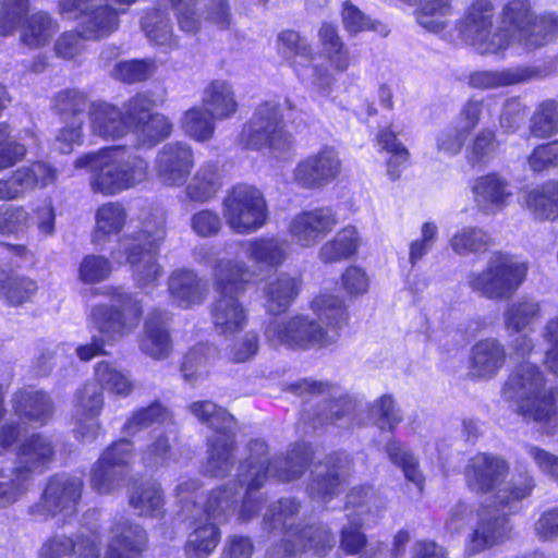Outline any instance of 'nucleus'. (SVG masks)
<instances>
[{
  "label": "nucleus",
  "instance_id": "obj_8",
  "mask_svg": "<svg viewBox=\"0 0 558 558\" xmlns=\"http://www.w3.org/2000/svg\"><path fill=\"white\" fill-rule=\"evenodd\" d=\"M502 396L514 402L519 414L551 428L557 424L558 410L553 393L546 388L538 366L524 362L515 366L502 386Z\"/></svg>",
  "mask_w": 558,
  "mask_h": 558
},
{
  "label": "nucleus",
  "instance_id": "obj_11",
  "mask_svg": "<svg viewBox=\"0 0 558 558\" xmlns=\"http://www.w3.org/2000/svg\"><path fill=\"white\" fill-rule=\"evenodd\" d=\"M222 217L235 234L250 235L267 225L268 205L255 186L239 183L226 192L221 202Z\"/></svg>",
  "mask_w": 558,
  "mask_h": 558
},
{
  "label": "nucleus",
  "instance_id": "obj_61",
  "mask_svg": "<svg viewBox=\"0 0 558 558\" xmlns=\"http://www.w3.org/2000/svg\"><path fill=\"white\" fill-rule=\"evenodd\" d=\"M126 211L124 207L114 202L101 205L96 211V230L94 241L97 243L100 235H111L119 233L126 222Z\"/></svg>",
  "mask_w": 558,
  "mask_h": 558
},
{
  "label": "nucleus",
  "instance_id": "obj_5",
  "mask_svg": "<svg viewBox=\"0 0 558 558\" xmlns=\"http://www.w3.org/2000/svg\"><path fill=\"white\" fill-rule=\"evenodd\" d=\"M74 167L90 172L93 192L110 196L144 182L148 177L149 163L134 151L110 147L76 158Z\"/></svg>",
  "mask_w": 558,
  "mask_h": 558
},
{
  "label": "nucleus",
  "instance_id": "obj_25",
  "mask_svg": "<svg viewBox=\"0 0 558 558\" xmlns=\"http://www.w3.org/2000/svg\"><path fill=\"white\" fill-rule=\"evenodd\" d=\"M147 543L145 530L131 519L114 518L105 558H138Z\"/></svg>",
  "mask_w": 558,
  "mask_h": 558
},
{
  "label": "nucleus",
  "instance_id": "obj_26",
  "mask_svg": "<svg viewBox=\"0 0 558 558\" xmlns=\"http://www.w3.org/2000/svg\"><path fill=\"white\" fill-rule=\"evenodd\" d=\"M247 260L255 271L271 270L280 267L288 257V244L275 236H257L239 243ZM248 267L250 265L244 262ZM258 276L256 272L254 279Z\"/></svg>",
  "mask_w": 558,
  "mask_h": 558
},
{
  "label": "nucleus",
  "instance_id": "obj_42",
  "mask_svg": "<svg viewBox=\"0 0 558 558\" xmlns=\"http://www.w3.org/2000/svg\"><path fill=\"white\" fill-rule=\"evenodd\" d=\"M153 106L154 102L148 97L147 109L132 122V131L137 134L138 143L142 146L153 147L172 132V124L165 116L150 112Z\"/></svg>",
  "mask_w": 558,
  "mask_h": 558
},
{
  "label": "nucleus",
  "instance_id": "obj_54",
  "mask_svg": "<svg viewBox=\"0 0 558 558\" xmlns=\"http://www.w3.org/2000/svg\"><path fill=\"white\" fill-rule=\"evenodd\" d=\"M216 118L204 107H194L186 110L181 118V129L190 138L204 143L214 137Z\"/></svg>",
  "mask_w": 558,
  "mask_h": 558
},
{
  "label": "nucleus",
  "instance_id": "obj_16",
  "mask_svg": "<svg viewBox=\"0 0 558 558\" xmlns=\"http://www.w3.org/2000/svg\"><path fill=\"white\" fill-rule=\"evenodd\" d=\"M290 389L296 395L326 396L319 402V410L313 417L314 427L325 424H336L344 427L351 423V414L355 409V402L339 387L328 383L303 379L290 385Z\"/></svg>",
  "mask_w": 558,
  "mask_h": 558
},
{
  "label": "nucleus",
  "instance_id": "obj_17",
  "mask_svg": "<svg viewBox=\"0 0 558 558\" xmlns=\"http://www.w3.org/2000/svg\"><path fill=\"white\" fill-rule=\"evenodd\" d=\"M83 480L65 473L52 475L46 483L38 502L29 507V514L47 519L76 509L83 492Z\"/></svg>",
  "mask_w": 558,
  "mask_h": 558
},
{
  "label": "nucleus",
  "instance_id": "obj_14",
  "mask_svg": "<svg viewBox=\"0 0 558 558\" xmlns=\"http://www.w3.org/2000/svg\"><path fill=\"white\" fill-rule=\"evenodd\" d=\"M278 50L290 61L299 78L310 82L323 96L331 94L336 77L326 66L313 64L314 49L305 37L283 31L278 35Z\"/></svg>",
  "mask_w": 558,
  "mask_h": 558
},
{
  "label": "nucleus",
  "instance_id": "obj_15",
  "mask_svg": "<svg viewBox=\"0 0 558 558\" xmlns=\"http://www.w3.org/2000/svg\"><path fill=\"white\" fill-rule=\"evenodd\" d=\"M148 96L137 94L119 108L106 101H94L88 111L90 132L105 140L116 141L132 131V122L145 112Z\"/></svg>",
  "mask_w": 558,
  "mask_h": 558
},
{
  "label": "nucleus",
  "instance_id": "obj_29",
  "mask_svg": "<svg viewBox=\"0 0 558 558\" xmlns=\"http://www.w3.org/2000/svg\"><path fill=\"white\" fill-rule=\"evenodd\" d=\"M54 456L56 446L52 438L37 433L21 442L14 463L34 478L35 473H43L49 466Z\"/></svg>",
  "mask_w": 558,
  "mask_h": 558
},
{
  "label": "nucleus",
  "instance_id": "obj_24",
  "mask_svg": "<svg viewBox=\"0 0 558 558\" xmlns=\"http://www.w3.org/2000/svg\"><path fill=\"white\" fill-rule=\"evenodd\" d=\"M101 534L96 527L83 526L74 536L54 535L40 550L41 558H99Z\"/></svg>",
  "mask_w": 558,
  "mask_h": 558
},
{
  "label": "nucleus",
  "instance_id": "obj_3",
  "mask_svg": "<svg viewBox=\"0 0 558 558\" xmlns=\"http://www.w3.org/2000/svg\"><path fill=\"white\" fill-rule=\"evenodd\" d=\"M100 294L109 296L111 303H97L90 307L87 323L93 335L89 343L76 348L81 361L87 362L105 354V345H114L130 336L138 327L142 315V301L136 294L119 288H105Z\"/></svg>",
  "mask_w": 558,
  "mask_h": 558
},
{
  "label": "nucleus",
  "instance_id": "obj_1",
  "mask_svg": "<svg viewBox=\"0 0 558 558\" xmlns=\"http://www.w3.org/2000/svg\"><path fill=\"white\" fill-rule=\"evenodd\" d=\"M316 318L295 315L272 318L265 327V339L274 347L293 350L325 349L337 343L349 315L341 298L320 294L311 304Z\"/></svg>",
  "mask_w": 558,
  "mask_h": 558
},
{
  "label": "nucleus",
  "instance_id": "obj_39",
  "mask_svg": "<svg viewBox=\"0 0 558 558\" xmlns=\"http://www.w3.org/2000/svg\"><path fill=\"white\" fill-rule=\"evenodd\" d=\"M221 539V531L217 523L204 517L191 522V531L184 546L190 558H207L217 548Z\"/></svg>",
  "mask_w": 558,
  "mask_h": 558
},
{
  "label": "nucleus",
  "instance_id": "obj_55",
  "mask_svg": "<svg viewBox=\"0 0 558 558\" xmlns=\"http://www.w3.org/2000/svg\"><path fill=\"white\" fill-rule=\"evenodd\" d=\"M165 236L166 219L163 215L151 214L142 222V228L138 231L124 235L119 241V246H123V243L128 245L140 243L144 248L158 250Z\"/></svg>",
  "mask_w": 558,
  "mask_h": 558
},
{
  "label": "nucleus",
  "instance_id": "obj_10",
  "mask_svg": "<svg viewBox=\"0 0 558 558\" xmlns=\"http://www.w3.org/2000/svg\"><path fill=\"white\" fill-rule=\"evenodd\" d=\"M504 27L509 43L515 40L527 49L546 45L558 35V17L550 14L536 15L529 0H511L502 10Z\"/></svg>",
  "mask_w": 558,
  "mask_h": 558
},
{
  "label": "nucleus",
  "instance_id": "obj_33",
  "mask_svg": "<svg viewBox=\"0 0 558 558\" xmlns=\"http://www.w3.org/2000/svg\"><path fill=\"white\" fill-rule=\"evenodd\" d=\"M547 75H549V72L539 68L475 71L469 76V85L473 88L492 89L524 83L534 78H543Z\"/></svg>",
  "mask_w": 558,
  "mask_h": 558
},
{
  "label": "nucleus",
  "instance_id": "obj_23",
  "mask_svg": "<svg viewBox=\"0 0 558 558\" xmlns=\"http://www.w3.org/2000/svg\"><path fill=\"white\" fill-rule=\"evenodd\" d=\"M352 461L345 452H333L315 466L308 485L310 495L323 500L337 496L351 473Z\"/></svg>",
  "mask_w": 558,
  "mask_h": 558
},
{
  "label": "nucleus",
  "instance_id": "obj_64",
  "mask_svg": "<svg viewBox=\"0 0 558 558\" xmlns=\"http://www.w3.org/2000/svg\"><path fill=\"white\" fill-rule=\"evenodd\" d=\"M368 415L371 421L381 430L388 429L391 432L403 418L393 398L389 395L376 399L368 409Z\"/></svg>",
  "mask_w": 558,
  "mask_h": 558
},
{
  "label": "nucleus",
  "instance_id": "obj_53",
  "mask_svg": "<svg viewBox=\"0 0 558 558\" xmlns=\"http://www.w3.org/2000/svg\"><path fill=\"white\" fill-rule=\"evenodd\" d=\"M357 247L359 235L356 229L347 227L340 230L331 241L322 245L318 256L324 263H336L355 254Z\"/></svg>",
  "mask_w": 558,
  "mask_h": 558
},
{
  "label": "nucleus",
  "instance_id": "obj_45",
  "mask_svg": "<svg viewBox=\"0 0 558 558\" xmlns=\"http://www.w3.org/2000/svg\"><path fill=\"white\" fill-rule=\"evenodd\" d=\"M15 412L28 421L46 424L52 416L53 404L50 397L34 389H25L15 395Z\"/></svg>",
  "mask_w": 558,
  "mask_h": 558
},
{
  "label": "nucleus",
  "instance_id": "obj_50",
  "mask_svg": "<svg viewBox=\"0 0 558 558\" xmlns=\"http://www.w3.org/2000/svg\"><path fill=\"white\" fill-rule=\"evenodd\" d=\"M98 386L116 396L128 397L134 389L131 374L108 361L98 362L95 366Z\"/></svg>",
  "mask_w": 558,
  "mask_h": 558
},
{
  "label": "nucleus",
  "instance_id": "obj_41",
  "mask_svg": "<svg viewBox=\"0 0 558 558\" xmlns=\"http://www.w3.org/2000/svg\"><path fill=\"white\" fill-rule=\"evenodd\" d=\"M319 54L337 72H345L351 64L349 48L338 33V28L323 23L318 29Z\"/></svg>",
  "mask_w": 558,
  "mask_h": 558
},
{
  "label": "nucleus",
  "instance_id": "obj_36",
  "mask_svg": "<svg viewBox=\"0 0 558 558\" xmlns=\"http://www.w3.org/2000/svg\"><path fill=\"white\" fill-rule=\"evenodd\" d=\"M168 290L172 301L186 308L206 299L208 286L193 270L177 269L169 277Z\"/></svg>",
  "mask_w": 558,
  "mask_h": 558
},
{
  "label": "nucleus",
  "instance_id": "obj_62",
  "mask_svg": "<svg viewBox=\"0 0 558 558\" xmlns=\"http://www.w3.org/2000/svg\"><path fill=\"white\" fill-rule=\"evenodd\" d=\"M452 11V0H424L417 22L425 29L438 33L447 26L448 16Z\"/></svg>",
  "mask_w": 558,
  "mask_h": 558
},
{
  "label": "nucleus",
  "instance_id": "obj_2",
  "mask_svg": "<svg viewBox=\"0 0 558 558\" xmlns=\"http://www.w3.org/2000/svg\"><path fill=\"white\" fill-rule=\"evenodd\" d=\"M248 457L241 462L238 482L245 486V495L238 513L240 521L251 520L259 510L260 499L255 493L265 485L271 474L281 482L300 478L313 459V449L305 442L294 444L284 457L267 458L268 447L264 440L254 439L247 444Z\"/></svg>",
  "mask_w": 558,
  "mask_h": 558
},
{
  "label": "nucleus",
  "instance_id": "obj_46",
  "mask_svg": "<svg viewBox=\"0 0 558 558\" xmlns=\"http://www.w3.org/2000/svg\"><path fill=\"white\" fill-rule=\"evenodd\" d=\"M300 283L287 274H281L264 287L267 311L279 314L287 311L299 294Z\"/></svg>",
  "mask_w": 558,
  "mask_h": 558
},
{
  "label": "nucleus",
  "instance_id": "obj_35",
  "mask_svg": "<svg viewBox=\"0 0 558 558\" xmlns=\"http://www.w3.org/2000/svg\"><path fill=\"white\" fill-rule=\"evenodd\" d=\"M235 429L213 434L207 440L206 472L214 477H225L235 462Z\"/></svg>",
  "mask_w": 558,
  "mask_h": 558
},
{
  "label": "nucleus",
  "instance_id": "obj_52",
  "mask_svg": "<svg viewBox=\"0 0 558 558\" xmlns=\"http://www.w3.org/2000/svg\"><path fill=\"white\" fill-rule=\"evenodd\" d=\"M142 27L147 38L158 46L177 47L169 14L160 9L147 11L142 17Z\"/></svg>",
  "mask_w": 558,
  "mask_h": 558
},
{
  "label": "nucleus",
  "instance_id": "obj_21",
  "mask_svg": "<svg viewBox=\"0 0 558 558\" xmlns=\"http://www.w3.org/2000/svg\"><path fill=\"white\" fill-rule=\"evenodd\" d=\"M337 225L338 217L332 208L317 207L296 214L288 225V232L299 246L313 247Z\"/></svg>",
  "mask_w": 558,
  "mask_h": 558
},
{
  "label": "nucleus",
  "instance_id": "obj_40",
  "mask_svg": "<svg viewBox=\"0 0 558 558\" xmlns=\"http://www.w3.org/2000/svg\"><path fill=\"white\" fill-rule=\"evenodd\" d=\"M60 29L57 19L44 11L28 15L20 27V41L31 49L48 46Z\"/></svg>",
  "mask_w": 558,
  "mask_h": 558
},
{
  "label": "nucleus",
  "instance_id": "obj_32",
  "mask_svg": "<svg viewBox=\"0 0 558 558\" xmlns=\"http://www.w3.org/2000/svg\"><path fill=\"white\" fill-rule=\"evenodd\" d=\"M120 248L126 255V262L131 265L132 277L141 289L156 287L163 270L157 260L155 248H144L140 243L128 245L123 243Z\"/></svg>",
  "mask_w": 558,
  "mask_h": 558
},
{
  "label": "nucleus",
  "instance_id": "obj_60",
  "mask_svg": "<svg viewBox=\"0 0 558 558\" xmlns=\"http://www.w3.org/2000/svg\"><path fill=\"white\" fill-rule=\"evenodd\" d=\"M529 129L537 138H549L558 134V102L551 99L541 102L531 117Z\"/></svg>",
  "mask_w": 558,
  "mask_h": 558
},
{
  "label": "nucleus",
  "instance_id": "obj_9",
  "mask_svg": "<svg viewBox=\"0 0 558 558\" xmlns=\"http://www.w3.org/2000/svg\"><path fill=\"white\" fill-rule=\"evenodd\" d=\"M527 265L500 252L494 253L485 268L466 276L469 289L488 300L510 299L524 282Z\"/></svg>",
  "mask_w": 558,
  "mask_h": 558
},
{
  "label": "nucleus",
  "instance_id": "obj_57",
  "mask_svg": "<svg viewBox=\"0 0 558 558\" xmlns=\"http://www.w3.org/2000/svg\"><path fill=\"white\" fill-rule=\"evenodd\" d=\"M37 289V283L33 279L0 270V295L10 305L15 306L28 302Z\"/></svg>",
  "mask_w": 558,
  "mask_h": 558
},
{
  "label": "nucleus",
  "instance_id": "obj_44",
  "mask_svg": "<svg viewBox=\"0 0 558 558\" xmlns=\"http://www.w3.org/2000/svg\"><path fill=\"white\" fill-rule=\"evenodd\" d=\"M203 107L216 118L225 120L238 110V101L231 85L221 80L213 81L204 90Z\"/></svg>",
  "mask_w": 558,
  "mask_h": 558
},
{
  "label": "nucleus",
  "instance_id": "obj_63",
  "mask_svg": "<svg viewBox=\"0 0 558 558\" xmlns=\"http://www.w3.org/2000/svg\"><path fill=\"white\" fill-rule=\"evenodd\" d=\"M29 0L0 1V36H10L20 28L28 16Z\"/></svg>",
  "mask_w": 558,
  "mask_h": 558
},
{
  "label": "nucleus",
  "instance_id": "obj_31",
  "mask_svg": "<svg viewBox=\"0 0 558 558\" xmlns=\"http://www.w3.org/2000/svg\"><path fill=\"white\" fill-rule=\"evenodd\" d=\"M169 316L167 312L151 311L144 323L140 337V350L155 359H167L172 351V340L168 330Z\"/></svg>",
  "mask_w": 558,
  "mask_h": 558
},
{
  "label": "nucleus",
  "instance_id": "obj_59",
  "mask_svg": "<svg viewBox=\"0 0 558 558\" xmlns=\"http://www.w3.org/2000/svg\"><path fill=\"white\" fill-rule=\"evenodd\" d=\"M92 104L84 92L76 88H66L53 96L51 108L63 120L70 118L77 120V116L84 113L87 109L90 110Z\"/></svg>",
  "mask_w": 558,
  "mask_h": 558
},
{
  "label": "nucleus",
  "instance_id": "obj_27",
  "mask_svg": "<svg viewBox=\"0 0 558 558\" xmlns=\"http://www.w3.org/2000/svg\"><path fill=\"white\" fill-rule=\"evenodd\" d=\"M508 463L494 454L477 453L465 468V478L471 490L487 493L494 489L507 475Z\"/></svg>",
  "mask_w": 558,
  "mask_h": 558
},
{
  "label": "nucleus",
  "instance_id": "obj_19",
  "mask_svg": "<svg viewBox=\"0 0 558 558\" xmlns=\"http://www.w3.org/2000/svg\"><path fill=\"white\" fill-rule=\"evenodd\" d=\"M95 0H60L59 13L68 17H80L77 29L83 38L97 40L109 36L119 27L120 10L109 4L92 8Z\"/></svg>",
  "mask_w": 558,
  "mask_h": 558
},
{
  "label": "nucleus",
  "instance_id": "obj_20",
  "mask_svg": "<svg viewBox=\"0 0 558 558\" xmlns=\"http://www.w3.org/2000/svg\"><path fill=\"white\" fill-rule=\"evenodd\" d=\"M342 170L338 150L325 145L302 159L293 170V181L307 190H319L335 181Z\"/></svg>",
  "mask_w": 558,
  "mask_h": 558
},
{
  "label": "nucleus",
  "instance_id": "obj_12",
  "mask_svg": "<svg viewBox=\"0 0 558 558\" xmlns=\"http://www.w3.org/2000/svg\"><path fill=\"white\" fill-rule=\"evenodd\" d=\"M494 5L490 0H475L457 24L460 37L481 54H497L509 46V35L493 32Z\"/></svg>",
  "mask_w": 558,
  "mask_h": 558
},
{
  "label": "nucleus",
  "instance_id": "obj_7",
  "mask_svg": "<svg viewBox=\"0 0 558 558\" xmlns=\"http://www.w3.org/2000/svg\"><path fill=\"white\" fill-rule=\"evenodd\" d=\"M301 505L294 498H281L268 508L264 515V530L268 533L282 534V544L269 549L275 558L294 556L306 549L317 553L331 548L335 538L322 524L303 526L298 521Z\"/></svg>",
  "mask_w": 558,
  "mask_h": 558
},
{
  "label": "nucleus",
  "instance_id": "obj_38",
  "mask_svg": "<svg viewBox=\"0 0 558 558\" xmlns=\"http://www.w3.org/2000/svg\"><path fill=\"white\" fill-rule=\"evenodd\" d=\"M222 185V173L218 161L208 160L198 167L184 192L189 201L204 204L214 199Z\"/></svg>",
  "mask_w": 558,
  "mask_h": 558
},
{
  "label": "nucleus",
  "instance_id": "obj_22",
  "mask_svg": "<svg viewBox=\"0 0 558 558\" xmlns=\"http://www.w3.org/2000/svg\"><path fill=\"white\" fill-rule=\"evenodd\" d=\"M195 166L194 151L185 142H171L161 147L155 159L159 181L167 186H182Z\"/></svg>",
  "mask_w": 558,
  "mask_h": 558
},
{
  "label": "nucleus",
  "instance_id": "obj_4",
  "mask_svg": "<svg viewBox=\"0 0 558 558\" xmlns=\"http://www.w3.org/2000/svg\"><path fill=\"white\" fill-rule=\"evenodd\" d=\"M256 271L244 260L217 258L211 266L215 299L210 315L215 330L220 335L239 332L246 326L247 311L239 301L247 286L253 282Z\"/></svg>",
  "mask_w": 558,
  "mask_h": 558
},
{
  "label": "nucleus",
  "instance_id": "obj_56",
  "mask_svg": "<svg viewBox=\"0 0 558 558\" xmlns=\"http://www.w3.org/2000/svg\"><path fill=\"white\" fill-rule=\"evenodd\" d=\"M541 307L537 302L520 300L510 303L502 314L506 330L519 333L527 329L538 318Z\"/></svg>",
  "mask_w": 558,
  "mask_h": 558
},
{
  "label": "nucleus",
  "instance_id": "obj_43",
  "mask_svg": "<svg viewBox=\"0 0 558 558\" xmlns=\"http://www.w3.org/2000/svg\"><path fill=\"white\" fill-rule=\"evenodd\" d=\"M239 496L235 482L210 490L204 506V518L217 525L227 522L235 513Z\"/></svg>",
  "mask_w": 558,
  "mask_h": 558
},
{
  "label": "nucleus",
  "instance_id": "obj_58",
  "mask_svg": "<svg viewBox=\"0 0 558 558\" xmlns=\"http://www.w3.org/2000/svg\"><path fill=\"white\" fill-rule=\"evenodd\" d=\"M190 410L202 423L207 424L214 434H221L235 429V421L225 409L211 401H196Z\"/></svg>",
  "mask_w": 558,
  "mask_h": 558
},
{
  "label": "nucleus",
  "instance_id": "obj_34",
  "mask_svg": "<svg viewBox=\"0 0 558 558\" xmlns=\"http://www.w3.org/2000/svg\"><path fill=\"white\" fill-rule=\"evenodd\" d=\"M506 357V349L497 339L481 340L471 350L470 375L478 379H490L504 367Z\"/></svg>",
  "mask_w": 558,
  "mask_h": 558
},
{
  "label": "nucleus",
  "instance_id": "obj_47",
  "mask_svg": "<svg viewBox=\"0 0 558 558\" xmlns=\"http://www.w3.org/2000/svg\"><path fill=\"white\" fill-rule=\"evenodd\" d=\"M33 483L31 475L17 464L0 468V508H8L17 502L29 490Z\"/></svg>",
  "mask_w": 558,
  "mask_h": 558
},
{
  "label": "nucleus",
  "instance_id": "obj_13",
  "mask_svg": "<svg viewBox=\"0 0 558 558\" xmlns=\"http://www.w3.org/2000/svg\"><path fill=\"white\" fill-rule=\"evenodd\" d=\"M241 144L248 149L267 147L272 150H288L293 142L292 135L284 130L282 106L266 101L258 106L254 116L243 126Z\"/></svg>",
  "mask_w": 558,
  "mask_h": 558
},
{
  "label": "nucleus",
  "instance_id": "obj_18",
  "mask_svg": "<svg viewBox=\"0 0 558 558\" xmlns=\"http://www.w3.org/2000/svg\"><path fill=\"white\" fill-rule=\"evenodd\" d=\"M133 444L120 439L109 446L90 470V485L98 494L107 495L123 485L133 460Z\"/></svg>",
  "mask_w": 558,
  "mask_h": 558
},
{
  "label": "nucleus",
  "instance_id": "obj_30",
  "mask_svg": "<svg viewBox=\"0 0 558 558\" xmlns=\"http://www.w3.org/2000/svg\"><path fill=\"white\" fill-rule=\"evenodd\" d=\"M472 190L475 203L486 214L505 208L513 194L510 181L497 172L478 177Z\"/></svg>",
  "mask_w": 558,
  "mask_h": 558
},
{
  "label": "nucleus",
  "instance_id": "obj_48",
  "mask_svg": "<svg viewBox=\"0 0 558 558\" xmlns=\"http://www.w3.org/2000/svg\"><path fill=\"white\" fill-rule=\"evenodd\" d=\"M20 197L35 187H45L57 179L56 169L45 162H35L29 167H21L10 177Z\"/></svg>",
  "mask_w": 558,
  "mask_h": 558
},
{
  "label": "nucleus",
  "instance_id": "obj_28",
  "mask_svg": "<svg viewBox=\"0 0 558 558\" xmlns=\"http://www.w3.org/2000/svg\"><path fill=\"white\" fill-rule=\"evenodd\" d=\"M375 499L373 489L368 486L354 487L347 496V507L359 510L354 518L349 517V523L341 530L340 547L348 554H356L366 544V537L361 531L360 514L371 510L369 504Z\"/></svg>",
  "mask_w": 558,
  "mask_h": 558
},
{
  "label": "nucleus",
  "instance_id": "obj_6",
  "mask_svg": "<svg viewBox=\"0 0 558 558\" xmlns=\"http://www.w3.org/2000/svg\"><path fill=\"white\" fill-rule=\"evenodd\" d=\"M535 486L531 472L521 464L517 465L511 480L495 495V502L500 509L485 505L478 510L476 526L468 539V551L477 554L501 541L508 532V513L518 510L519 502L530 497Z\"/></svg>",
  "mask_w": 558,
  "mask_h": 558
},
{
  "label": "nucleus",
  "instance_id": "obj_51",
  "mask_svg": "<svg viewBox=\"0 0 558 558\" xmlns=\"http://www.w3.org/2000/svg\"><path fill=\"white\" fill-rule=\"evenodd\" d=\"M452 251L460 256L485 253L492 245L490 235L478 227H462L449 240Z\"/></svg>",
  "mask_w": 558,
  "mask_h": 558
},
{
  "label": "nucleus",
  "instance_id": "obj_49",
  "mask_svg": "<svg viewBox=\"0 0 558 558\" xmlns=\"http://www.w3.org/2000/svg\"><path fill=\"white\" fill-rule=\"evenodd\" d=\"M527 208L539 219L558 217V181H548L526 193Z\"/></svg>",
  "mask_w": 558,
  "mask_h": 558
},
{
  "label": "nucleus",
  "instance_id": "obj_37",
  "mask_svg": "<svg viewBox=\"0 0 558 558\" xmlns=\"http://www.w3.org/2000/svg\"><path fill=\"white\" fill-rule=\"evenodd\" d=\"M129 505L138 517L158 519L165 514V495L153 480L136 482L129 490Z\"/></svg>",
  "mask_w": 558,
  "mask_h": 558
}]
</instances>
